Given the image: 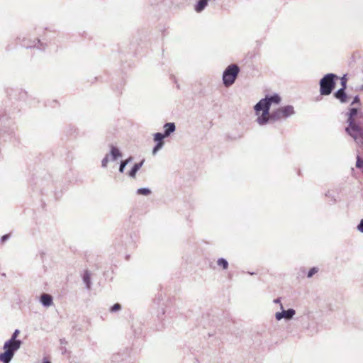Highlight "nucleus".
I'll list each match as a JSON object with an SVG mask.
<instances>
[{"label":"nucleus","mask_w":363,"mask_h":363,"mask_svg":"<svg viewBox=\"0 0 363 363\" xmlns=\"http://www.w3.org/2000/svg\"><path fill=\"white\" fill-rule=\"evenodd\" d=\"M361 90L363 91V85L361 86Z\"/></svg>","instance_id":"32"},{"label":"nucleus","mask_w":363,"mask_h":363,"mask_svg":"<svg viewBox=\"0 0 363 363\" xmlns=\"http://www.w3.org/2000/svg\"><path fill=\"white\" fill-rule=\"evenodd\" d=\"M240 71V67L237 64H231L225 68L222 77L225 87H229L235 83Z\"/></svg>","instance_id":"6"},{"label":"nucleus","mask_w":363,"mask_h":363,"mask_svg":"<svg viewBox=\"0 0 363 363\" xmlns=\"http://www.w3.org/2000/svg\"><path fill=\"white\" fill-rule=\"evenodd\" d=\"M121 309V305L118 303H116L111 307L110 311L111 313H115V312L120 311Z\"/></svg>","instance_id":"22"},{"label":"nucleus","mask_w":363,"mask_h":363,"mask_svg":"<svg viewBox=\"0 0 363 363\" xmlns=\"http://www.w3.org/2000/svg\"><path fill=\"white\" fill-rule=\"evenodd\" d=\"M145 162V160H143L141 162L138 163H135L133 167L131 168L130 171L128 172V176L131 178H135L137 172L142 167Z\"/></svg>","instance_id":"12"},{"label":"nucleus","mask_w":363,"mask_h":363,"mask_svg":"<svg viewBox=\"0 0 363 363\" xmlns=\"http://www.w3.org/2000/svg\"><path fill=\"white\" fill-rule=\"evenodd\" d=\"M281 308L282 311L277 312L275 314V318L277 320H280L282 318H284L287 320L293 318L294 315L296 314V311L293 308H289L288 310H284V307L282 304H280Z\"/></svg>","instance_id":"7"},{"label":"nucleus","mask_w":363,"mask_h":363,"mask_svg":"<svg viewBox=\"0 0 363 363\" xmlns=\"http://www.w3.org/2000/svg\"><path fill=\"white\" fill-rule=\"evenodd\" d=\"M217 264L223 268V269H227L228 267V262L224 258H219L217 260Z\"/></svg>","instance_id":"18"},{"label":"nucleus","mask_w":363,"mask_h":363,"mask_svg":"<svg viewBox=\"0 0 363 363\" xmlns=\"http://www.w3.org/2000/svg\"><path fill=\"white\" fill-rule=\"evenodd\" d=\"M319 269L316 267H313L310 269L307 274L308 278H311L315 274H316L318 272Z\"/></svg>","instance_id":"21"},{"label":"nucleus","mask_w":363,"mask_h":363,"mask_svg":"<svg viewBox=\"0 0 363 363\" xmlns=\"http://www.w3.org/2000/svg\"><path fill=\"white\" fill-rule=\"evenodd\" d=\"M163 128L164 132L162 133L165 138H167L176 130V125L174 123L169 122L164 123Z\"/></svg>","instance_id":"10"},{"label":"nucleus","mask_w":363,"mask_h":363,"mask_svg":"<svg viewBox=\"0 0 363 363\" xmlns=\"http://www.w3.org/2000/svg\"><path fill=\"white\" fill-rule=\"evenodd\" d=\"M334 96L335 99L339 100L341 104H345L347 102L349 96L347 94L345 89H339L337 91L334 93Z\"/></svg>","instance_id":"9"},{"label":"nucleus","mask_w":363,"mask_h":363,"mask_svg":"<svg viewBox=\"0 0 363 363\" xmlns=\"http://www.w3.org/2000/svg\"><path fill=\"white\" fill-rule=\"evenodd\" d=\"M362 173H363V169H362Z\"/></svg>","instance_id":"33"},{"label":"nucleus","mask_w":363,"mask_h":363,"mask_svg":"<svg viewBox=\"0 0 363 363\" xmlns=\"http://www.w3.org/2000/svg\"><path fill=\"white\" fill-rule=\"evenodd\" d=\"M137 194L139 195L148 196L151 194V190L147 187L140 188L137 190Z\"/></svg>","instance_id":"19"},{"label":"nucleus","mask_w":363,"mask_h":363,"mask_svg":"<svg viewBox=\"0 0 363 363\" xmlns=\"http://www.w3.org/2000/svg\"><path fill=\"white\" fill-rule=\"evenodd\" d=\"M132 157H128L125 160H121L119 166V172L123 173L126 165L132 160Z\"/></svg>","instance_id":"17"},{"label":"nucleus","mask_w":363,"mask_h":363,"mask_svg":"<svg viewBox=\"0 0 363 363\" xmlns=\"http://www.w3.org/2000/svg\"><path fill=\"white\" fill-rule=\"evenodd\" d=\"M109 161H110L109 155H106L101 161V167L103 168H106L107 167V164Z\"/></svg>","instance_id":"23"},{"label":"nucleus","mask_w":363,"mask_h":363,"mask_svg":"<svg viewBox=\"0 0 363 363\" xmlns=\"http://www.w3.org/2000/svg\"><path fill=\"white\" fill-rule=\"evenodd\" d=\"M165 137L162 135V133H156L153 135V140L156 143V144L163 145H164V139Z\"/></svg>","instance_id":"16"},{"label":"nucleus","mask_w":363,"mask_h":363,"mask_svg":"<svg viewBox=\"0 0 363 363\" xmlns=\"http://www.w3.org/2000/svg\"><path fill=\"white\" fill-rule=\"evenodd\" d=\"M163 147V145L156 144L152 149V155H156L157 152Z\"/></svg>","instance_id":"25"},{"label":"nucleus","mask_w":363,"mask_h":363,"mask_svg":"<svg viewBox=\"0 0 363 363\" xmlns=\"http://www.w3.org/2000/svg\"><path fill=\"white\" fill-rule=\"evenodd\" d=\"M295 113L294 106L291 105H287L279 108H277L272 112L269 111V115L266 117L267 120V123H272L275 121H280L281 119H286L288 117L293 116Z\"/></svg>","instance_id":"4"},{"label":"nucleus","mask_w":363,"mask_h":363,"mask_svg":"<svg viewBox=\"0 0 363 363\" xmlns=\"http://www.w3.org/2000/svg\"><path fill=\"white\" fill-rule=\"evenodd\" d=\"M356 167L357 169H363V159L359 155H357Z\"/></svg>","instance_id":"20"},{"label":"nucleus","mask_w":363,"mask_h":363,"mask_svg":"<svg viewBox=\"0 0 363 363\" xmlns=\"http://www.w3.org/2000/svg\"><path fill=\"white\" fill-rule=\"evenodd\" d=\"M341 86L342 87L340 89H346L347 88V79L345 76L341 78Z\"/></svg>","instance_id":"26"},{"label":"nucleus","mask_w":363,"mask_h":363,"mask_svg":"<svg viewBox=\"0 0 363 363\" xmlns=\"http://www.w3.org/2000/svg\"><path fill=\"white\" fill-rule=\"evenodd\" d=\"M82 279L84 283L86 285V288L87 289H90L91 286V274L89 270H85L83 273Z\"/></svg>","instance_id":"14"},{"label":"nucleus","mask_w":363,"mask_h":363,"mask_svg":"<svg viewBox=\"0 0 363 363\" xmlns=\"http://www.w3.org/2000/svg\"><path fill=\"white\" fill-rule=\"evenodd\" d=\"M281 102V97L277 94L273 95L266 96L265 98L262 99L256 104L254 107L257 118L256 121L260 125L267 124V116L269 115L270 107L272 104H279Z\"/></svg>","instance_id":"2"},{"label":"nucleus","mask_w":363,"mask_h":363,"mask_svg":"<svg viewBox=\"0 0 363 363\" xmlns=\"http://www.w3.org/2000/svg\"><path fill=\"white\" fill-rule=\"evenodd\" d=\"M346 116L347 117L346 133L358 145L363 146V112L359 108L352 107L348 109Z\"/></svg>","instance_id":"1"},{"label":"nucleus","mask_w":363,"mask_h":363,"mask_svg":"<svg viewBox=\"0 0 363 363\" xmlns=\"http://www.w3.org/2000/svg\"><path fill=\"white\" fill-rule=\"evenodd\" d=\"M208 0H199L194 6V9L197 13H200L207 6Z\"/></svg>","instance_id":"15"},{"label":"nucleus","mask_w":363,"mask_h":363,"mask_svg":"<svg viewBox=\"0 0 363 363\" xmlns=\"http://www.w3.org/2000/svg\"><path fill=\"white\" fill-rule=\"evenodd\" d=\"M274 302L276 303H280V298H278L274 299Z\"/></svg>","instance_id":"30"},{"label":"nucleus","mask_w":363,"mask_h":363,"mask_svg":"<svg viewBox=\"0 0 363 363\" xmlns=\"http://www.w3.org/2000/svg\"><path fill=\"white\" fill-rule=\"evenodd\" d=\"M337 79L338 77L333 73H328L324 75L319 82L320 95H330L335 87L336 79Z\"/></svg>","instance_id":"5"},{"label":"nucleus","mask_w":363,"mask_h":363,"mask_svg":"<svg viewBox=\"0 0 363 363\" xmlns=\"http://www.w3.org/2000/svg\"><path fill=\"white\" fill-rule=\"evenodd\" d=\"M19 333L20 331L16 330L13 333L11 338L4 343V352L0 353V361L3 363H9L14 352L20 348L21 342L16 340Z\"/></svg>","instance_id":"3"},{"label":"nucleus","mask_w":363,"mask_h":363,"mask_svg":"<svg viewBox=\"0 0 363 363\" xmlns=\"http://www.w3.org/2000/svg\"><path fill=\"white\" fill-rule=\"evenodd\" d=\"M357 229L359 231L363 233V219H362L359 223L358 224Z\"/></svg>","instance_id":"27"},{"label":"nucleus","mask_w":363,"mask_h":363,"mask_svg":"<svg viewBox=\"0 0 363 363\" xmlns=\"http://www.w3.org/2000/svg\"><path fill=\"white\" fill-rule=\"evenodd\" d=\"M25 47L27 49L28 48H36L37 49H38L40 50H44L45 49V48H46V45L43 43H41V41L38 38H36V39L34 40L33 44L26 45Z\"/></svg>","instance_id":"13"},{"label":"nucleus","mask_w":363,"mask_h":363,"mask_svg":"<svg viewBox=\"0 0 363 363\" xmlns=\"http://www.w3.org/2000/svg\"><path fill=\"white\" fill-rule=\"evenodd\" d=\"M250 274L252 275V274H255L254 272H248Z\"/></svg>","instance_id":"31"},{"label":"nucleus","mask_w":363,"mask_h":363,"mask_svg":"<svg viewBox=\"0 0 363 363\" xmlns=\"http://www.w3.org/2000/svg\"><path fill=\"white\" fill-rule=\"evenodd\" d=\"M355 104H358V105H361V103H360V99H359V96L358 95L355 96L354 98H353V100L351 103V106H354Z\"/></svg>","instance_id":"24"},{"label":"nucleus","mask_w":363,"mask_h":363,"mask_svg":"<svg viewBox=\"0 0 363 363\" xmlns=\"http://www.w3.org/2000/svg\"><path fill=\"white\" fill-rule=\"evenodd\" d=\"M108 155H109L110 160L113 162L122 157V153L120 150L113 145H110V152Z\"/></svg>","instance_id":"8"},{"label":"nucleus","mask_w":363,"mask_h":363,"mask_svg":"<svg viewBox=\"0 0 363 363\" xmlns=\"http://www.w3.org/2000/svg\"><path fill=\"white\" fill-rule=\"evenodd\" d=\"M40 303L45 307H49L53 303L52 296L49 294L43 293L40 298Z\"/></svg>","instance_id":"11"},{"label":"nucleus","mask_w":363,"mask_h":363,"mask_svg":"<svg viewBox=\"0 0 363 363\" xmlns=\"http://www.w3.org/2000/svg\"><path fill=\"white\" fill-rule=\"evenodd\" d=\"M9 238V234L2 236V238H1L2 242H4L5 240H7Z\"/></svg>","instance_id":"28"},{"label":"nucleus","mask_w":363,"mask_h":363,"mask_svg":"<svg viewBox=\"0 0 363 363\" xmlns=\"http://www.w3.org/2000/svg\"><path fill=\"white\" fill-rule=\"evenodd\" d=\"M43 363H51V362L46 358H43Z\"/></svg>","instance_id":"29"}]
</instances>
